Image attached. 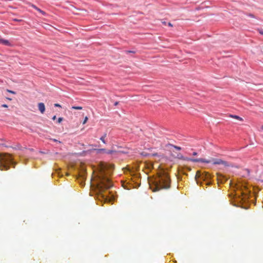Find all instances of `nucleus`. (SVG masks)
<instances>
[{"label": "nucleus", "instance_id": "obj_37", "mask_svg": "<svg viewBox=\"0 0 263 263\" xmlns=\"http://www.w3.org/2000/svg\"><path fill=\"white\" fill-rule=\"evenodd\" d=\"M168 25L169 26H172V24L171 23H168Z\"/></svg>", "mask_w": 263, "mask_h": 263}, {"label": "nucleus", "instance_id": "obj_22", "mask_svg": "<svg viewBox=\"0 0 263 263\" xmlns=\"http://www.w3.org/2000/svg\"><path fill=\"white\" fill-rule=\"evenodd\" d=\"M31 7H32L33 8H34V9L36 10V9L37 8V6H35V5L33 4H31V3H28Z\"/></svg>", "mask_w": 263, "mask_h": 263}, {"label": "nucleus", "instance_id": "obj_29", "mask_svg": "<svg viewBox=\"0 0 263 263\" xmlns=\"http://www.w3.org/2000/svg\"><path fill=\"white\" fill-rule=\"evenodd\" d=\"M88 120V118L87 117H86L84 119V120L83 122V124H84L86 123L87 121Z\"/></svg>", "mask_w": 263, "mask_h": 263}, {"label": "nucleus", "instance_id": "obj_20", "mask_svg": "<svg viewBox=\"0 0 263 263\" xmlns=\"http://www.w3.org/2000/svg\"><path fill=\"white\" fill-rule=\"evenodd\" d=\"M72 108L76 109V110H81L82 109V107L81 106H73L72 107Z\"/></svg>", "mask_w": 263, "mask_h": 263}, {"label": "nucleus", "instance_id": "obj_28", "mask_svg": "<svg viewBox=\"0 0 263 263\" xmlns=\"http://www.w3.org/2000/svg\"><path fill=\"white\" fill-rule=\"evenodd\" d=\"M7 91L10 93H11L12 94H15V92L11 90L7 89Z\"/></svg>", "mask_w": 263, "mask_h": 263}, {"label": "nucleus", "instance_id": "obj_31", "mask_svg": "<svg viewBox=\"0 0 263 263\" xmlns=\"http://www.w3.org/2000/svg\"><path fill=\"white\" fill-rule=\"evenodd\" d=\"M54 105L55 107H61V105L58 104V103H55V104H54Z\"/></svg>", "mask_w": 263, "mask_h": 263}, {"label": "nucleus", "instance_id": "obj_19", "mask_svg": "<svg viewBox=\"0 0 263 263\" xmlns=\"http://www.w3.org/2000/svg\"><path fill=\"white\" fill-rule=\"evenodd\" d=\"M36 10L39 11L40 13H41L42 14H43V15H46V12L43 10H42L41 9H40L39 8L37 7V8L36 9Z\"/></svg>", "mask_w": 263, "mask_h": 263}, {"label": "nucleus", "instance_id": "obj_13", "mask_svg": "<svg viewBox=\"0 0 263 263\" xmlns=\"http://www.w3.org/2000/svg\"><path fill=\"white\" fill-rule=\"evenodd\" d=\"M0 43L7 46H11V43L7 40L0 38Z\"/></svg>", "mask_w": 263, "mask_h": 263}, {"label": "nucleus", "instance_id": "obj_32", "mask_svg": "<svg viewBox=\"0 0 263 263\" xmlns=\"http://www.w3.org/2000/svg\"><path fill=\"white\" fill-rule=\"evenodd\" d=\"M114 165L113 164H109V168L110 169L114 168Z\"/></svg>", "mask_w": 263, "mask_h": 263}, {"label": "nucleus", "instance_id": "obj_18", "mask_svg": "<svg viewBox=\"0 0 263 263\" xmlns=\"http://www.w3.org/2000/svg\"><path fill=\"white\" fill-rule=\"evenodd\" d=\"M183 171L186 170V171L190 172L191 171V168L187 166H184L182 167Z\"/></svg>", "mask_w": 263, "mask_h": 263}, {"label": "nucleus", "instance_id": "obj_5", "mask_svg": "<svg viewBox=\"0 0 263 263\" xmlns=\"http://www.w3.org/2000/svg\"><path fill=\"white\" fill-rule=\"evenodd\" d=\"M130 178L122 182V186L126 190L137 188L139 186L138 181L140 178V174L134 172H130Z\"/></svg>", "mask_w": 263, "mask_h": 263}, {"label": "nucleus", "instance_id": "obj_7", "mask_svg": "<svg viewBox=\"0 0 263 263\" xmlns=\"http://www.w3.org/2000/svg\"><path fill=\"white\" fill-rule=\"evenodd\" d=\"M202 162L206 163H212L214 165H223L224 166L228 165V162L227 161H223L220 159H216V158H211L210 159L207 160L203 158Z\"/></svg>", "mask_w": 263, "mask_h": 263}, {"label": "nucleus", "instance_id": "obj_2", "mask_svg": "<svg viewBox=\"0 0 263 263\" xmlns=\"http://www.w3.org/2000/svg\"><path fill=\"white\" fill-rule=\"evenodd\" d=\"M171 180L165 171H161L157 173L151 185V190L156 192L160 190H168L171 187Z\"/></svg>", "mask_w": 263, "mask_h": 263}, {"label": "nucleus", "instance_id": "obj_8", "mask_svg": "<svg viewBox=\"0 0 263 263\" xmlns=\"http://www.w3.org/2000/svg\"><path fill=\"white\" fill-rule=\"evenodd\" d=\"M86 171L84 169L81 170L79 172L77 179L82 187H84L85 185V181L86 180Z\"/></svg>", "mask_w": 263, "mask_h": 263}, {"label": "nucleus", "instance_id": "obj_26", "mask_svg": "<svg viewBox=\"0 0 263 263\" xmlns=\"http://www.w3.org/2000/svg\"><path fill=\"white\" fill-rule=\"evenodd\" d=\"M125 52L126 53H135V51H133V50H126L125 51Z\"/></svg>", "mask_w": 263, "mask_h": 263}, {"label": "nucleus", "instance_id": "obj_16", "mask_svg": "<svg viewBox=\"0 0 263 263\" xmlns=\"http://www.w3.org/2000/svg\"><path fill=\"white\" fill-rule=\"evenodd\" d=\"M107 134H105L103 136H102L100 139L102 141L104 144L106 143V141L105 140V138L106 137Z\"/></svg>", "mask_w": 263, "mask_h": 263}, {"label": "nucleus", "instance_id": "obj_33", "mask_svg": "<svg viewBox=\"0 0 263 263\" xmlns=\"http://www.w3.org/2000/svg\"><path fill=\"white\" fill-rule=\"evenodd\" d=\"M2 107H5V108H7V107H8V105H7V104H3V105H2Z\"/></svg>", "mask_w": 263, "mask_h": 263}, {"label": "nucleus", "instance_id": "obj_25", "mask_svg": "<svg viewBox=\"0 0 263 263\" xmlns=\"http://www.w3.org/2000/svg\"><path fill=\"white\" fill-rule=\"evenodd\" d=\"M258 31L260 34L263 35V29H262V28L258 29Z\"/></svg>", "mask_w": 263, "mask_h": 263}, {"label": "nucleus", "instance_id": "obj_36", "mask_svg": "<svg viewBox=\"0 0 263 263\" xmlns=\"http://www.w3.org/2000/svg\"><path fill=\"white\" fill-rule=\"evenodd\" d=\"M56 118H57L56 116H54L52 117V120H55V119H56Z\"/></svg>", "mask_w": 263, "mask_h": 263}, {"label": "nucleus", "instance_id": "obj_9", "mask_svg": "<svg viewBox=\"0 0 263 263\" xmlns=\"http://www.w3.org/2000/svg\"><path fill=\"white\" fill-rule=\"evenodd\" d=\"M98 155L106 154L108 155H114L116 154L117 151L112 149H107L106 148H95L93 149Z\"/></svg>", "mask_w": 263, "mask_h": 263}, {"label": "nucleus", "instance_id": "obj_35", "mask_svg": "<svg viewBox=\"0 0 263 263\" xmlns=\"http://www.w3.org/2000/svg\"><path fill=\"white\" fill-rule=\"evenodd\" d=\"M119 102H115L114 103V106H117L119 104Z\"/></svg>", "mask_w": 263, "mask_h": 263}, {"label": "nucleus", "instance_id": "obj_24", "mask_svg": "<svg viewBox=\"0 0 263 263\" xmlns=\"http://www.w3.org/2000/svg\"><path fill=\"white\" fill-rule=\"evenodd\" d=\"M63 120V118L62 117H60L58 118L57 123H60Z\"/></svg>", "mask_w": 263, "mask_h": 263}, {"label": "nucleus", "instance_id": "obj_34", "mask_svg": "<svg viewBox=\"0 0 263 263\" xmlns=\"http://www.w3.org/2000/svg\"><path fill=\"white\" fill-rule=\"evenodd\" d=\"M197 155H198V153L196 152H193L192 154V155H193V156H196Z\"/></svg>", "mask_w": 263, "mask_h": 263}, {"label": "nucleus", "instance_id": "obj_4", "mask_svg": "<svg viewBox=\"0 0 263 263\" xmlns=\"http://www.w3.org/2000/svg\"><path fill=\"white\" fill-rule=\"evenodd\" d=\"M16 162L14 160L12 155L8 153L0 154V169L8 170L12 165L14 167Z\"/></svg>", "mask_w": 263, "mask_h": 263}, {"label": "nucleus", "instance_id": "obj_12", "mask_svg": "<svg viewBox=\"0 0 263 263\" xmlns=\"http://www.w3.org/2000/svg\"><path fill=\"white\" fill-rule=\"evenodd\" d=\"M183 160L185 161H190L194 162H202L203 158H189L187 157H184V158Z\"/></svg>", "mask_w": 263, "mask_h": 263}, {"label": "nucleus", "instance_id": "obj_23", "mask_svg": "<svg viewBox=\"0 0 263 263\" xmlns=\"http://www.w3.org/2000/svg\"><path fill=\"white\" fill-rule=\"evenodd\" d=\"M12 21L15 22H23V20H21V19H17V18H13Z\"/></svg>", "mask_w": 263, "mask_h": 263}, {"label": "nucleus", "instance_id": "obj_27", "mask_svg": "<svg viewBox=\"0 0 263 263\" xmlns=\"http://www.w3.org/2000/svg\"><path fill=\"white\" fill-rule=\"evenodd\" d=\"M248 16H250L251 17H253V18H255V15L253 14H252V13H249L248 14Z\"/></svg>", "mask_w": 263, "mask_h": 263}, {"label": "nucleus", "instance_id": "obj_10", "mask_svg": "<svg viewBox=\"0 0 263 263\" xmlns=\"http://www.w3.org/2000/svg\"><path fill=\"white\" fill-rule=\"evenodd\" d=\"M217 181L219 183H223L226 182L228 178L221 173L217 174Z\"/></svg>", "mask_w": 263, "mask_h": 263}, {"label": "nucleus", "instance_id": "obj_17", "mask_svg": "<svg viewBox=\"0 0 263 263\" xmlns=\"http://www.w3.org/2000/svg\"><path fill=\"white\" fill-rule=\"evenodd\" d=\"M231 117L233 118H234V119L239 120L240 121H242L243 120L242 118H241L240 117H239V116H238L237 115H231Z\"/></svg>", "mask_w": 263, "mask_h": 263}, {"label": "nucleus", "instance_id": "obj_38", "mask_svg": "<svg viewBox=\"0 0 263 263\" xmlns=\"http://www.w3.org/2000/svg\"><path fill=\"white\" fill-rule=\"evenodd\" d=\"M7 99L8 100H11V98H7Z\"/></svg>", "mask_w": 263, "mask_h": 263}, {"label": "nucleus", "instance_id": "obj_1", "mask_svg": "<svg viewBox=\"0 0 263 263\" xmlns=\"http://www.w3.org/2000/svg\"><path fill=\"white\" fill-rule=\"evenodd\" d=\"M112 186L110 179L105 175H99L97 178V188L99 195L103 199H108L110 201L114 202L116 200V196L112 193L109 192L108 195H105L103 192L105 190L110 189Z\"/></svg>", "mask_w": 263, "mask_h": 263}, {"label": "nucleus", "instance_id": "obj_6", "mask_svg": "<svg viewBox=\"0 0 263 263\" xmlns=\"http://www.w3.org/2000/svg\"><path fill=\"white\" fill-rule=\"evenodd\" d=\"M213 176L206 172H197L195 180L197 184L202 185V181L205 182L206 185H211L213 183Z\"/></svg>", "mask_w": 263, "mask_h": 263}, {"label": "nucleus", "instance_id": "obj_3", "mask_svg": "<svg viewBox=\"0 0 263 263\" xmlns=\"http://www.w3.org/2000/svg\"><path fill=\"white\" fill-rule=\"evenodd\" d=\"M238 193L236 194V199L238 200V205L247 203L252 194L251 186L248 183L243 182L237 185Z\"/></svg>", "mask_w": 263, "mask_h": 263}, {"label": "nucleus", "instance_id": "obj_15", "mask_svg": "<svg viewBox=\"0 0 263 263\" xmlns=\"http://www.w3.org/2000/svg\"><path fill=\"white\" fill-rule=\"evenodd\" d=\"M166 147H167L168 148H170L174 147V148H175L176 149H177L178 151H180V150L181 149V147L178 146H176V145H173V144H167L166 145Z\"/></svg>", "mask_w": 263, "mask_h": 263}, {"label": "nucleus", "instance_id": "obj_40", "mask_svg": "<svg viewBox=\"0 0 263 263\" xmlns=\"http://www.w3.org/2000/svg\"><path fill=\"white\" fill-rule=\"evenodd\" d=\"M261 128L263 129V126H262Z\"/></svg>", "mask_w": 263, "mask_h": 263}, {"label": "nucleus", "instance_id": "obj_39", "mask_svg": "<svg viewBox=\"0 0 263 263\" xmlns=\"http://www.w3.org/2000/svg\"><path fill=\"white\" fill-rule=\"evenodd\" d=\"M164 24H166V23L165 22H163Z\"/></svg>", "mask_w": 263, "mask_h": 263}, {"label": "nucleus", "instance_id": "obj_21", "mask_svg": "<svg viewBox=\"0 0 263 263\" xmlns=\"http://www.w3.org/2000/svg\"><path fill=\"white\" fill-rule=\"evenodd\" d=\"M177 158L179 159L183 160V159L184 158V156H183L182 154L179 153L177 155Z\"/></svg>", "mask_w": 263, "mask_h": 263}, {"label": "nucleus", "instance_id": "obj_30", "mask_svg": "<svg viewBox=\"0 0 263 263\" xmlns=\"http://www.w3.org/2000/svg\"><path fill=\"white\" fill-rule=\"evenodd\" d=\"M57 173H58V175L59 177H62L63 176V175L61 174V172L60 171H58L57 172Z\"/></svg>", "mask_w": 263, "mask_h": 263}, {"label": "nucleus", "instance_id": "obj_14", "mask_svg": "<svg viewBox=\"0 0 263 263\" xmlns=\"http://www.w3.org/2000/svg\"><path fill=\"white\" fill-rule=\"evenodd\" d=\"M38 108L39 110L42 114H43L45 111V106L43 103H39L38 104Z\"/></svg>", "mask_w": 263, "mask_h": 263}, {"label": "nucleus", "instance_id": "obj_11", "mask_svg": "<svg viewBox=\"0 0 263 263\" xmlns=\"http://www.w3.org/2000/svg\"><path fill=\"white\" fill-rule=\"evenodd\" d=\"M141 154L145 156V157H156V156H157L158 157H161L162 155H161L160 154H158V153H146V152H142L141 153Z\"/></svg>", "mask_w": 263, "mask_h": 263}]
</instances>
